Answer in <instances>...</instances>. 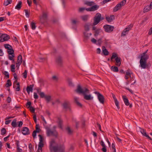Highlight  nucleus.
<instances>
[{
  "label": "nucleus",
  "mask_w": 152,
  "mask_h": 152,
  "mask_svg": "<svg viewBox=\"0 0 152 152\" xmlns=\"http://www.w3.org/2000/svg\"><path fill=\"white\" fill-rule=\"evenodd\" d=\"M33 85H31L30 86H28L26 88V91L28 94H29L30 92H32L33 91Z\"/></svg>",
  "instance_id": "21"
},
{
  "label": "nucleus",
  "mask_w": 152,
  "mask_h": 152,
  "mask_svg": "<svg viewBox=\"0 0 152 152\" xmlns=\"http://www.w3.org/2000/svg\"><path fill=\"white\" fill-rule=\"evenodd\" d=\"M85 4L87 5V6H88L91 7L92 6L94 5L95 4V3L94 1H86L85 3Z\"/></svg>",
  "instance_id": "23"
},
{
  "label": "nucleus",
  "mask_w": 152,
  "mask_h": 152,
  "mask_svg": "<svg viewBox=\"0 0 152 152\" xmlns=\"http://www.w3.org/2000/svg\"><path fill=\"white\" fill-rule=\"evenodd\" d=\"M101 14L99 13H96L94 18L93 24L96 25L98 24L101 20L104 19L103 18L101 17Z\"/></svg>",
  "instance_id": "8"
},
{
  "label": "nucleus",
  "mask_w": 152,
  "mask_h": 152,
  "mask_svg": "<svg viewBox=\"0 0 152 152\" xmlns=\"http://www.w3.org/2000/svg\"><path fill=\"white\" fill-rule=\"evenodd\" d=\"M12 85V83L11 80H8L7 81V83L6 85L7 87H8Z\"/></svg>",
  "instance_id": "34"
},
{
  "label": "nucleus",
  "mask_w": 152,
  "mask_h": 152,
  "mask_svg": "<svg viewBox=\"0 0 152 152\" xmlns=\"http://www.w3.org/2000/svg\"><path fill=\"white\" fill-rule=\"evenodd\" d=\"M39 95L40 97L41 98H43L45 97L46 95H45V93L43 92H41L39 93Z\"/></svg>",
  "instance_id": "44"
},
{
  "label": "nucleus",
  "mask_w": 152,
  "mask_h": 152,
  "mask_svg": "<svg viewBox=\"0 0 152 152\" xmlns=\"http://www.w3.org/2000/svg\"><path fill=\"white\" fill-rule=\"evenodd\" d=\"M15 65L14 64H12L11 66V71L12 72H15Z\"/></svg>",
  "instance_id": "42"
},
{
  "label": "nucleus",
  "mask_w": 152,
  "mask_h": 152,
  "mask_svg": "<svg viewBox=\"0 0 152 152\" xmlns=\"http://www.w3.org/2000/svg\"><path fill=\"white\" fill-rule=\"evenodd\" d=\"M4 47L6 49H7V50H9L10 48H12V46L9 44H6L4 45Z\"/></svg>",
  "instance_id": "43"
},
{
  "label": "nucleus",
  "mask_w": 152,
  "mask_h": 152,
  "mask_svg": "<svg viewBox=\"0 0 152 152\" xmlns=\"http://www.w3.org/2000/svg\"><path fill=\"white\" fill-rule=\"evenodd\" d=\"M104 31L107 33H110L112 32L115 28L114 26L109 25H104L103 26Z\"/></svg>",
  "instance_id": "9"
},
{
  "label": "nucleus",
  "mask_w": 152,
  "mask_h": 152,
  "mask_svg": "<svg viewBox=\"0 0 152 152\" xmlns=\"http://www.w3.org/2000/svg\"><path fill=\"white\" fill-rule=\"evenodd\" d=\"M7 101L8 103H9L11 102L12 101V99L10 96H8L7 99Z\"/></svg>",
  "instance_id": "54"
},
{
  "label": "nucleus",
  "mask_w": 152,
  "mask_h": 152,
  "mask_svg": "<svg viewBox=\"0 0 152 152\" xmlns=\"http://www.w3.org/2000/svg\"><path fill=\"white\" fill-rule=\"evenodd\" d=\"M62 105L64 108L66 110H70V104L69 102H65Z\"/></svg>",
  "instance_id": "14"
},
{
  "label": "nucleus",
  "mask_w": 152,
  "mask_h": 152,
  "mask_svg": "<svg viewBox=\"0 0 152 152\" xmlns=\"http://www.w3.org/2000/svg\"><path fill=\"white\" fill-rule=\"evenodd\" d=\"M149 58L148 55L141 54V58L140 61V66L142 69H145L148 68V65L146 64V61Z\"/></svg>",
  "instance_id": "3"
},
{
  "label": "nucleus",
  "mask_w": 152,
  "mask_h": 152,
  "mask_svg": "<svg viewBox=\"0 0 152 152\" xmlns=\"http://www.w3.org/2000/svg\"><path fill=\"white\" fill-rule=\"evenodd\" d=\"M17 86L16 88V90L17 91H19L20 90V84L19 83H17Z\"/></svg>",
  "instance_id": "52"
},
{
  "label": "nucleus",
  "mask_w": 152,
  "mask_h": 152,
  "mask_svg": "<svg viewBox=\"0 0 152 152\" xmlns=\"http://www.w3.org/2000/svg\"><path fill=\"white\" fill-rule=\"evenodd\" d=\"M114 58L115 59L116 65L118 66H120L121 64V58L118 57L117 54L115 53H113L112 56L110 58L111 61H113Z\"/></svg>",
  "instance_id": "5"
},
{
  "label": "nucleus",
  "mask_w": 152,
  "mask_h": 152,
  "mask_svg": "<svg viewBox=\"0 0 152 152\" xmlns=\"http://www.w3.org/2000/svg\"><path fill=\"white\" fill-rule=\"evenodd\" d=\"M78 98L77 97H75L74 98V100L75 102L76 103L77 105L80 107H81L82 104L78 101Z\"/></svg>",
  "instance_id": "29"
},
{
  "label": "nucleus",
  "mask_w": 152,
  "mask_h": 152,
  "mask_svg": "<svg viewBox=\"0 0 152 152\" xmlns=\"http://www.w3.org/2000/svg\"><path fill=\"white\" fill-rule=\"evenodd\" d=\"M89 17V16L88 15H85L83 16H82L80 17L84 21H87Z\"/></svg>",
  "instance_id": "26"
},
{
  "label": "nucleus",
  "mask_w": 152,
  "mask_h": 152,
  "mask_svg": "<svg viewBox=\"0 0 152 152\" xmlns=\"http://www.w3.org/2000/svg\"><path fill=\"white\" fill-rule=\"evenodd\" d=\"M37 132L36 131H34L33 132L32 134V136L34 138H35L36 136V133Z\"/></svg>",
  "instance_id": "62"
},
{
  "label": "nucleus",
  "mask_w": 152,
  "mask_h": 152,
  "mask_svg": "<svg viewBox=\"0 0 152 152\" xmlns=\"http://www.w3.org/2000/svg\"><path fill=\"white\" fill-rule=\"evenodd\" d=\"M24 11H25L26 16L28 18L29 15V14L28 11L27 10H25Z\"/></svg>",
  "instance_id": "53"
},
{
  "label": "nucleus",
  "mask_w": 152,
  "mask_h": 152,
  "mask_svg": "<svg viewBox=\"0 0 152 152\" xmlns=\"http://www.w3.org/2000/svg\"><path fill=\"white\" fill-rule=\"evenodd\" d=\"M34 99H38V95H37V93H35V92H34Z\"/></svg>",
  "instance_id": "59"
},
{
  "label": "nucleus",
  "mask_w": 152,
  "mask_h": 152,
  "mask_svg": "<svg viewBox=\"0 0 152 152\" xmlns=\"http://www.w3.org/2000/svg\"><path fill=\"white\" fill-rule=\"evenodd\" d=\"M122 98L125 105L126 106L129 105L130 103L126 96H122Z\"/></svg>",
  "instance_id": "20"
},
{
  "label": "nucleus",
  "mask_w": 152,
  "mask_h": 152,
  "mask_svg": "<svg viewBox=\"0 0 152 152\" xmlns=\"http://www.w3.org/2000/svg\"><path fill=\"white\" fill-rule=\"evenodd\" d=\"M102 51L103 53L105 56H107L109 54V52L106 49L104 46H102Z\"/></svg>",
  "instance_id": "22"
},
{
  "label": "nucleus",
  "mask_w": 152,
  "mask_h": 152,
  "mask_svg": "<svg viewBox=\"0 0 152 152\" xmlns=\"http://www.w3.org/2000/svg\"><path fill=\"white\" fill-rule=\"evenodd\" d=\"M126 0H123L120 3H118L115 7L113 9V12H116L121 9L122 7L124 6L126 3Z\"/></svg>",
  "instance_id": "6"
},
{
  "label": "nucleus",
  "mask_w": 152,
  "mask_h": 152,
  "mask_svg": "<svg viewBox=\"0 0 152 152\" xmlns=\"http://www.w3.org/2000/svg\"><path fill=\"white\" fill-rule=\"evenodd\" d=\"M106 19L108 22H111L115 19V16L113 15H111L110 16L106 17Z\"/></svg>",
  "instance_id": "18"
},
{
  "label": "nucleus",
  "mask_w": 152,
  "mask_h": 152,
  "mask_svg": "<svg viewBox=\"0 0 152 152\" xmlns=\"http://www.w3.org/2000/svg\"><path fill=\"white\" fill-rule=\"evenodd\" d=\"M27 71L26 70H25L23 73V76L24 78H26L27 77Z\"/></svg>",
  "instance_id": "60"
},
{
  "label": "nucleus",
  "mask_w": 152,
  "mask_h": 152,
  "mask_svg": "<svg viewBox=\"0 0 152 152\" xmlns=\"http://www.w3.org/2000/svg\"><path fill=\"white\" fill-rule=\"evenodd\" d=\"M22 133L24 135H28L30 134V131L29 129L26 127H23L22 130Z\"/></svg>",
  "instance_id": "13"
},
{
  "label": "nucleus",
  "mask_w": 152,
  "mask_h": 152,
  "mask_svg": "<svg viewBox=\"0 0 152 152\" xmlns=\"http://www.w3.org/2000/svg\"><path fill=\"white\" fill-rule=\"evenodd\" d=\"M140 132L141 134L147 137L150 140H151V138L147 134L145 130L141 128H140Z\"/></svg>",
  "instance_id": "17"
},
{
  "label": "nucleus",
  "mask_w": 152,
  "mask_h": 152,
  "mask_svg": "<svg viewBox=\"0 0 152 152\" xmlns=\"http://www.w3.org/2000/svg\"><path fill=\"white\" fill-rule=\"evenodd\" d=\"M29 108L31 112L33 113H34L35 109L33 107L31 106Z\"/></svg>",
  "instance_id": "55"
},
{
  "label": "nucleus",
  "mask_w": 152,
  "mask_h": 152,
  "mask_svg": "<svg viewBox=\"0 0 152 152\" xmlns=\"http://www.w3.org/2000/svg\"><path fill=\"white\" fill-rule=\"evenodd\" d=\"M99 7V5L95 4L90 7L87 8L86 10L87 11H94L97 10Z\"/></svg>",
  "instance_id": "11"
},
{
  "label": "nucleus",
  "mask_w": 152,
  "mask_h": 152,
  "mask_svg": "<svg viewBox=\"0 0 152 152\" xmlns=\"http://www.w3.org/2000/svg\"><path fill=\"white\" fill-rule=\"evenodd\" d=\"M80 23L79 19L78 18H75L71 19V23L72 25L76 26Z\"/></svg>",
  "instance_id": "12"
},
{
  "label": "nucleus",
  "mask_w": 152,
  "mask_h": 152,
  "mask_svg": "<svg viewBox=\"0 0 152 152\" xmlns=\"http://www.w3.org/2000/svg\"><path fill=\"white\" fill-rule=\"evenodd\" d=\"M31 26L32 29L34 30L36 28V26L35 23L33 22H32L31 23Z\"/></svg>",
  "instance_id": "38"
},
{
  "label": "nucleus",
  "mask_w": 152,
  "mask_h": 152,
  "mask_svg": "<svg viewBox=\"0 0 152 152\" xmlns=\"http://www.w3.org/2000/svg\"><path fill=\"white\" fill-rule=\"evenodd\" d=\"M89 25L88 24H86L84 26L85 30V32H87L89 30Z\"/></svg>",
  "instance_id": "36"
},
{
  "label": "nucleus",
  "mask_w": 152,
  "mask_h": 152,
  "mask_svg": "<svg viewBox=\"0 0 152 152\" xmlns=\"http://www.w3.org/2000/svg\"><path fill=\"white\" fill-rule=\"evenodd\" d=\"M12 2V0H7L6 1H5L4 4L5 6H7L11 4Z\"/></svg>",
  "instance_id": "39"
},
{
  "label": "nucleus",
  "mask_w": 152,
  "mask_h": 152,
  "mask_svg": "<svg viewBox=\"0 0 152 152\" xmlns=\"http://www.w3.org/2000/svg\"><path fill=\"white\" fill-rule=\"evenodd\" d=\"M111 69L112 71L114 72H117L118 71V69L117 66H112Z\"/></svg>",
  "instance_id": "32"
},
{
  "label": "nucleus",
  "mask_w": 152,
  "mask_h": 152,
  "mask_svg": "<svg viewBox=\"0 0 152 152\" xmlns=\"http://www.w3.org/2000/svg\"><path fill=\"white\" fill-rule=\"evenodd\" d=\"M56 126H53L52 129L50 128H48L46 129V134L47 136H53L56 137H57L58 135V133L56 130Z\"/></svg>",
  "instance_id": "4"
},
{
  "label": "nucleus",
  "mask_w": 152,
  "mask_h": 152,
  "mask_svg": "<svg viewBox=\"0 0 152 152\" xmlns=\"http://www.w3.org/2000/svg\"><path fill=\"white\" fill-rule=\"evenodd\" d=\"M133 25L132 24H130L129 26L127 27V28H126L124 30H125L127 32H128L132 28V27Z\"/></svg>",
  "instance_id": "35"
},
{
  "label": "nucleus",
  "mask_w": 152,
  "mask_h": 152,
  "mask_svg": "<svg viewBox=\"0 0 152 152\" xmlns=\"http://www.w3.org/2000/svg\"><path fill=\"white\" fill-rule=\"evenodd\" d=\"M91 42L94 44H96V43L97 41L94 38H93L91 39Z\"/></svg>",
  "instance_id": "64"
},
{
  "label": "nucleus",
  "mask_w": 152,
  "mask_h": 152,
  "mask_svg": "<svg viewBox=\"0 0 152 152\" xmlns=\"http://www.w3.org/2000/svg\"><path fill=\"white\" fill-rule=\"evenodd\" d=\"M95 93L97 95L98 99L100 103L103 104L104 102V98L103 95L98 92H95Z\"/></svg>",
  "instance_id": "10"
},
{
  "label": "nucleus",
  "mask_w": 152,
  "mask_h": 152,
  "mask_svg": "<svg viewBox=\"0 0 152 152\" xmlns=\"http://www.w3.org/2000/svg\"><path fill=\"white\" fill-rule=\"evenodd\" d=\"M8 53L9 55L14 54V50L12 48L7 50Z\"/></svg>",
  "instance_id": "37"
},
{
  "label": "nucleus",
  "mask_w": 152,
  "mask_h": 152,
  "mask_svg": "<svg viewBox=\"0 0 152 152\" xmlns=\"http://www.w3.org/2000/svg\"><path fill=\"white\" fill-rule=\"evenodd\" d=\"M40 129L39 128V124H37L36 126V130H34V131L36 132L39 133L40 132Z\"/></svg>",
  "instance_id": "40"
},
{
  "label": "nucleus",
  "mask_w": 152,
  "mask_h": 152,
  "mask_svg": "<svg viewBox=\"0 0 152 152\" xmlns=\"http://www.w3.org/2000/svg\"><path fill=\"white\" fill-rule=\"evenodd\" d=\"M114 102H115V104L116 106H117V108L118 109H120V107L119 105L118 102V101L117 100H116Z\"/></svg>",
  "instance_id": "47"
},
{
  "label": "nucleus",
  "mask_w": 152,
  "mask_h": 152,
  "mask_svg": "<svg viewBox=\"0 0 152 152\" xmlns=\"http://www.w3.org/2000/svg\"><path fill=\"white\" fill-rule=\"evenodd\" d=\"M84 34L85 38L86 39H88L91 36L92 34L91 33L88 34L87 33V32H85L84 33Z\"/></svg>",
  "instance_id": "28"
},
{
  "label": "nucleus",
  "mask_w": 152,
  "mask_h": 152,
  "mask_svg": "<svg viewBox=\"0 0 152 152\" xmlns=\"http://www.w3.org/2000/svg\"><path fill=\"white\" fill-rule=\"evenodd\" d=\"M66 130H67L68 133L69 134H71L72 133V132L70 129V128L69 127H68L66 129Z\"/></svg>",
  "instance_id": "58"
},
{
  "label": "nucleus",
  "mask_w": 152,
  "mask_h": 152,
  "mask_svg": "<svg viewBox=\"0 0 152 152\" xmlns=\"http://www.w3.org/2000/svg\"><path fill=\"white\" fill-rule=\"evenodd\" d=\"M39 137V142L38 144V149L37 152H42V148L44 147V144L43 143V139L42 136L41 135H38Z\"/></svg>",
  "instance_id": "7"
},
{
  "label": "nucleus",
  "mask_w": 152,
  "mask_h": 152,
  "mask_svg": "<svg viewBox=\"0 0 152 152\" xmlns=\"http://www.w3.org/2000/svg\"><path fill=\"white\" fill-rule=\"evenodd\" d=\"M56 61L59 66H62V58L60 57H58L56 59Z\"/></svg>",
  "instance_id": "19"
},
{
  "label": "nucleus",
  "mask_w": 152,
  "mask_h": 152,
  "mask_svg": "<svg viewBox=\"0 0 152 152\" xmlns=\"http://www.w3.org/2000/svg\"><path fill=\"white\" fill-rule=\"evenodd\" d=\"M75 91L78 93L82 94L84 96V99L86 100H90L93 99V97L91 96V94L87 95L89 93V90L86 88H82L79 85Z\"/></svg>",
  "instance_id": "2"
},
{
  "label": "nucleus",
  "mask_w": 152,
  "mask_h": 152,
  "mask_svg": "<svg viewBox=\"0 0 152 152\" xmlns=\"http://www.w3.org/2000/svg\"><path fill=\"white\" fill-rule=\"evenodd\" d=\"M52 79L53 80L56 81H57L58 79V77L56 76L55 75L52 76Z\"/></svg>",
  "instance_id": "61"
},
{
  "label": "nucleus",
  "mask_w": 152,
  "mask_h": 152,
  "mask_svg": "<svg viewBox=\"0 0 152 152\" xmlns=\"http://www.w3.org/2000/svg\"><path fill=\"white\" fill-rule=\"evenodd\" d=\"M3 39L0 40V42H2L5 41H8L10 39V37L9 35L6 34H3Z\"/></svg>",
  "instance_id": "16"
},
{
  "label": "nucleus",
  "mask_w": 152,
  "mask_h": 152,
  "mask_svg": "<svg viewBox=\"0 0 152 152\" xmlns=\"http://www.w3.org/2000/svg\"><path fill=\"white\" fill-rule=\"evenodd\" d=\"M45 98L47 102H49L51 99V96L50 95H46Z\"/></svg>",
  "instance_id": "31"
},
{
  "label": "nucleus",
  "mask_w": 152,
  "mask_h": 152,
  "mask_svg": "<svg viewBox=\"0 0 152 152\" xmlns=\"http://www.w3.org/2000/svg\"><path fill=\"white\" fill-rule=\"evenodd\" d=\"M16 121L17 120L16 119H14L11 125L13 128H15L17 127Z\"/></svg>",
  "instance_id": "30"
},
{
  "label": "nucleus",
  "mask_w": 152,
  "mask_h": 152,
  "mask_svg": "<svg viewBox=\"0 0 152 152\" xmlns=\"http://www.w3.org/2000/svg\"><path fill=\"white\" fill-rule=\"evenodd\" d=\"M151 9V8L149 5H147L146 6L143 10V12H146L149 11Z\"/></svg>",
  "instance_id": "25"
},
{
  "label": "nucleus",
  "mask_w": 152,
  "mask_h": 152,
  "mask_svg": "<svg viewBox=\"0 0 152 152\" xmlns=\"http://www.w3.org/2000/svg\"><path fill=\"white\" fill-rule=\"evenodd\" d=\"M22 4V2L21 1H19L15 7V8L18 10H19L21 7V5Z\"/></svg>",
  "instance_id": "24"
},
{
  "label": "nucleus",
  "mask_w": 152,
  "mask_h": 152,
  "mask_svg": "<svg viewBox=\"0 0 152 152\" xmlns=\"http://www.w3.org/2000/svg\"><path fill=\"white\" fill-rule=\"evenodd\" d=\"M4 74L7 78H9V73L7 71H4Z\"/></svg>",
  "instance_id": "49"
},
{
  "label": "nucleus",
  "mask_w": 152,
  "mask_h": 152,
  "mask_svg": "<svg viewBox=\"0 0 152 152\" xmlns=\"http://www.w3.org/2000/svg\"><path fill=\"white\" fill-rule=\"evenodd\" d=\"M23 124V123L22 121H20L18 122V126L19 127H20L22 126Z\"/></svg>",
  "instance_id": "63"
},
{
  "label": "nucleus",
  "mask_w": 152,
  "mask_h": 152,
  "mask_svg": "<svg viewBox=\"0 0 152 152\" xmlns=\"http://www.w3.org/2000/svg\"><path fill=\"white\" fill-rule=\"evenodd\" d=\"M6 130L5 128H2L1 131V134L2 135L5 134L6 133Z\"/></svg>",
  "instance_id": "45"
},
{
  "label": "nucleus",
  "mask_w": 152,
  "mask_h": 152,
  "mask_svg": "<svg viewBox=\"0 0 152 152\" xmlns=\"http://www.w3.org/2000/svg\"><path fill=\"white\" fill-rule=\"evenodd\" d=\"M131 72L129 71H127L126 72V75L125 76L126 79H128L129 77H131Z\"/></svg>",
  "instance_id": "27"
},
{
  "label": "nucleus",
  "mask_w": 152,
  "mask_h": 152,
  "mask_svg": "<svg viewBox=\"0 0 152 152\" xmlns=\"http://www.w3.org/2000/svg\"><path fill=\"white\" fill-rule=\"evenodd\" d=\"M47 18V14L45 13H43L42 16L40 18L41 22L42 23H44L46 21Z\"/></svg>",
  "instance_id": "15"
},
{
  "label": "nucleus",
  "mask_w": 152,
  "mask_h": 152,
  "mask_svg": "<svg viewBox=\"0 0 152 152\" xmlns=\"http://www.w3.org/2000/svg\"><path fill=\"white\" fill-rule=\"evenodd\" d=\"M100 33V30L97 29L95 31L94 35L95 36H97Z\"/></svg>",
  "instance_id": "50"
},
{
  "label": "nucleus",
  "mask_w": 152,
  "mask_h": 152,
  "mask_svg": "<svg viewBox=\"0 0 152 152\" xmlns=\"http://www.w3.org/2000/svg\"><path fill=\"white\" fill-rule=\"evenodd\" d=\"M127 32L124 29L121 34V36H125L126 35Z\"/></svg>",
  "instance_id": "48"
},
{
  "label": "nucleus",
  "mask_w": 152,
  "mask_h": 152,
  "mask_svg": "<svg viewBox=\"0 0 152 152\" xmlns=\"http://www.w3.org/2000/svg\"><path fill=\"white\" fill-rule=\"evenodd\" d=\"M31 102H28L26 104V106L28 108L31 107Z\"/></svg>",
  "instance_id": "57"
},
{
  "label": "nucleus",
  "mask_w": 152,
  "mask_h": 152,
  "mask_svg": "<svg viewBox=\"0 0 152 152\" xmlns=\"http://www.w3.org/2000/svg\"><path fill=\"white\" fill-rule=\"evenodd\" d=\"M28 148L30 150L29 151L30 152H31V151H32L33 149L32 145L30 143L28 145Z\"/></svg>",
  "instance_id": "46"
},
{
  "label": "nucleus",
  "mask_w": 152,
  "mask_h": 152,
  "mask_svg": "<svg viewBox=\"0 0 152 152\" xmlns=\"http://www.w3.org/2000/svg\"><path fill=\"white\" fill-rule=\"evenodd\" d=\"M18 61H22V58L21 55H20L18 57Z\"/></svg>",
  "instance_id": "51"
},
{
  "label": "nucleus",
  "mask_w": 152,
  "mask_h": 152,
  "mask_svg": "<svg viewBox=\"0 0 152 152\" xmlns=\"http://www.w3.org/2000/svg\"><path fill=\"white\" fill-rule=\"evenodd\" d=\"M49 148L50 152H64L65 150L64 145L58 144L53 140L50 142Z\"/></svg>",
  "instance_id": "1"
},
{
  "label": "nucleus",
  "mask_w": 152,
  "mask_h": 152,
  "mask_svg": "<svg viewBox=\"0 0 152 152\" xmlns=\"http://www.w3.org/2000/svg\"><path fill=\"white\" fill-rule=\"evenodd\" d=\"M11 56H9V59L11 60H12L13 61H14V60L13 59V58L14 57V54H10Z\"/></svg>",
  "instance_id": "41"
},
{
  "label": "nucleus",
  "mask_w": 152,
  "mask_h": 152,
  "mask_svg": "<svg viewBox=\"0 0 152 152\" xmlns=\"http://www.w3.org/2000/svg\"><path fill=\"white\" fill-rule=\"evenodd\" d=\"M58 126L59 127L61 128H62V121L60 118H58Z\"/></svg>",
  "instance_id": "33"
},
{
  "label": "nucleus",
  "mask_w": 152,
  "mask_h": 152,
  "mask_svg": "<svg viewBox=\"0 0 152 152\" xmlns=\"http://www.w3.org/2000/svg\"><path fill=\"white\" fill-rule=\"evenodd\" d=\"M86 8L84 7L80 8L79 9L78 11L79 12H82L83 11L85 10H86Z\"/></svg>",
  "instance_id": "56"
}]
</instances>
